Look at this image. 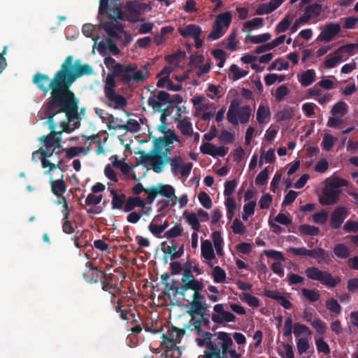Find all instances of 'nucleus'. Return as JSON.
Returning <instances> with one entry per match:
<instances>
[{
	"mask_svg": "<svg viewBox=\"0 0 358 358\" xmlns=\"http://www.w3.org/2000/svg\"><path fill=\"white\" fill-rule=\"evenodd\" d=\"M182 232L183 229L180 225L176 224L165 232L164 237L167 239H171L181 236Z\"/></svg>",
	"mask_w": 358,
	"mask_h": 358,
	"instance_id": "obj_50",
	"label": "nucleus"
},
{
	"mask_svg": "<svg viewBox=\"0 0 358 358\" xmlns=\"http://www.w3.org/2000/svg\"><path fill=\"white\" fill-rule=\"evenodd\" d=\"M101 27L111 39L118 38L119 34L124 31L123 26L118 24L117 20L114 19H112L111 21L103 22L101 23Z\"/></svg>",
	"mask_w": 358,
	"mask_h": 358,
	"instance_id": "obj_17",
	"label": "nucleus"
},
{
	"mask_svg": "<svg viewBox=\"0 0 358 358\" xmlns=\"http://www.w3.org/2000/svg\"><path fill=\"white\" fill-rule=\"evenodd\" d=\"M186 219L189 224L191 225L192 229L195 231H199L200 229V223L197 215L194 213H189L186 216Z\"/></svg>",
	"mask_w": 358,
	"mask_h": 358,
	"instance_id": "obj_51",
	"label": "nucleus"
},
{
	"mask_svg": "<svg viewBox=\"0 0 358 358\" xmlns=\"http://www.w3.org/2000/svg\"><path fill=\"white\" fill-rule=\"evenodd\" d=\"M177 112L176 122H178L177 127L183 135L192 136L193 134L192 125L187 117L180 119V108L176 106Z\"/></svg>",
	"mask_w": 358,
	"mask_h": 358,
	"instance_id": "obj_18",
	"label": "nucleus"
},
{
	"mask_svg": "<svg viewBox=\"0 0 358 358\" xmlns=\"http://www.w3.org/2000/svg\"><path fill=\"white\" fill-rule=\"evenodd\" d=\"M285 80V75H278L275 73H269L264 77V81L267 86H270L274 84L275 82L281 83Z\"/></svg>",
	"mask_w": 358,
	"mask_h": 358,
	"instance_id": "obj_44",
	"label": "nucleus"
},
{
	"mask_svg": "<svg viewBox=\"0 0 358 358\" xmlns=\"http://www.w3.org/2000/svg\"><path fill=\"white\" fill-rule=\"evenodd\" d=\"M225 33L223 27L217 24L216 22L213 26L212 31L209 34L208 38L212 40H217L221 38Z\"/></svg>",
	"mask_w": 358,
	"mask_h": 358,
	"instance_id": "obj_41",
	"label": "nucleus"
},
{
	"mask_svg": "<svg viewBox=\"0 0 358 358\" xmlns=\"http://www.w3.org/2000/svg\"><path fill=\"white\" fill-rule=\"evenodd\" d=\"M184 55H185V52H182V51L178 50L175 53L165 56V60L169 64L178 65Z\"/></svg>",
	"mask_w": 358,
	"mask_h": 358,
	"instance_id": "obj_49",
	"label": "nucleus"
},
{
	"mask_svg": "<svg viewBox=\"0 0 358 358\" xmlns=\"http://www.w3.org/2000/svg\"><path fill=\"white\" fill-rule=\"evenodd\" d=\"M163 138L164 147H170L174 141H179V137L176 134L174 130L169 129L167 134L164 136H161Z\"/></svg>",
	"mask_w": 358,
	"mask_h": 358,
	"instance_id": "obj_37",
	"label": "nucleus"
},
{
	"mask_svg": "<svg viewBox=\"0 0 358 358\" xmlns=\"http://www.w3.org/2000/svg\"><path fill=\"white\" fill-rule=\"evenodd\" d=\"M212 239L213 241L214 247L218 255L223 254V243L224 240L222 237L221 233L219 231H215L212 234Z\"/></svg>",
	"mask_w": 358,
	"mask_h": 358,
	"instance_id": "obj_31",
	"label": "nucleus"
},
{
	"mask_svg": "<svg viewBox=\"0 0 358 358\" xmlns=\"http://www.w3.org/2000/svg\"><path fill=\"white\" fill-rule=\"evenodd\" d=\"M57 134L61 135L62 131H51L49 134L43 136L40 140L44 143L47 149H50L53 146V141Z\"/></svg>",
	"mask_w": 358,
	"mask_h": 358,
	"instance_id": "obj_45",
	"label": "nucleus"
},
{
	"mask_svg": "<svg viewBox=\"0 0 358 358\" xmlns=\"http://www.w3.org/2000/svg\"><path fill=\"white\" fill-rule=\"evenodd\" d=\"M169 99V93L166 91H159L157 94H153L148 98V105L154 110L157 109L161 113L170 116L177 106L168 104Z\"/></svg>",
	"mask_w": 358,
	"mask_h": 358,
	"instance_id": "obj_10",
	"label": "nucleus"
},
{
	"mask_svg": "<svg viewBox=\"0 0 358 358\" xmlns=\"http://www.w3.org/2000/svg\"><path fill=\"white\" fill-rule=\"evenodd\" d=\"M310 324L319 334L323 335L326 333L327 325L320 319L317 318L313 320Z\"/></svg>",
	"mask_w": 358,
	"mask_h": 358,
	"instance_id": "obj_56",
	"label": "nucleus"
},
{
	"mask_svg": "<svg viewBox=\"0 0 358 358\" xmlns=\"http://www.w3.org/2000/svg\"><path fill=\"white\" fill-rule=\"evenodd\" d=\"M310 257L319 259L318 263L320 264L329 258V253L323 248H317L310 250Z\"/></svg>",
	"mask_w": 358,
	"mask_h": 358,
	"instance_id": "obj_32",
	"label": "nucleus"
},
{
	"mask_svg": "<svg viewBox=\"0 0 358 358\" xmlns=\"http://www.w3.org/2000/svg\"><path fill=\"white\" fill-rule=\"evenodd\" d=\"M147 190L149 191V195H148L147 196L148 204H152L157 195L164 196L167 198L169 200H173L174 197L176 199H178L175 196L174 187L170 185L159 183L156 186L152 185L151 187H148Z\"/></svg>",
	"mask_w": 358,
	"mask_h": 358,
	"instance_id": "obj_11",
	"label": "nucleus"
},
{
	"mask_svg": "<svg viewBox=\"0 0 358 358\" xmlns=\"http://www.w3.org/2000/svg\"><path fill=\"white\" fill-rule=\"evenodd\" d=\"M32 82L45 94L50 91V96L45 105L71 100L60 69L51 79L47 74L36 73L33 76Z\"/></svg>",
	"mask_w": 358,
	"mask_h": 358,
	"instance_id": "obj_1",
	"label": "nucleus"
},
{
	"mask_svg": "<svg viewBox=\"0 0 358 358\" xmlns=\"http://www.w3.org/2000/svg\"><path fill=\"white\" fill-rule=\"evenodd\" d=\"M187 301L188 304L187 305V310H186V313L191 316V320H193L195 315L201 314V308L205 301L196 300H192L190 302L189 301Z\"/></svg>",
	"mask_w": 358,
	"mask_h": 358,
	"instance_id": "obj_27",
	"label": "nucleus"
},
{
	"mask_svg": "<svg viewBox=\"0 0 358 358\" xmlns=\"http://www.w3.org/2000/svg\"><path fill=\"white\" fill-rule=\"evenodd\" d=\"M139 153L141 155V162L142 164L146 165L148 162L149 164L152 166V170L154 171L155 166V157L154 156V153L150 151V153H145L144 151H141Z\"/></svg>",
	"mask_w": 358,
	"mask_h": 358,
	"instance_id": "obj_48",
	"label": "nucleus"
},
{
	"mask_svg": "<svg viewBox=\"0 0 358 358\" xmlns=\"http://www.w3.org/2000/svg\"><path fill=\"white\" fill-rule=\"evenodd\" d=\"M305 274L308 279L320 282L329 288L335 287L341 282L340 278H334L329 271H322L315 266L306 268Z\"/></svg>",
	"mask_w": 358,
	"mask_h": 358,
	"instance_id": "obj_9",
	"label": "nucleus"
},
{
	"mask_svg": "<svg viewBox=\"0 0 358 358\" xmlns=\"http://www.w3.org/2000/svg\"><path fill=\"white\" fill-rule=\"evenodd\" d=\"M114 73L124 85H129L131 81L136 83L144 81L147 72L138 70L136 64H122L117 65Z\"/></svg>",
	"mask_w": 358,
	"mask_h": 358,
	"instance_id": "obj_6",
	"label": "nucleus"
},
{
	"mask_svg": "<svg viewBox=\"0 0 358 358\" xmlns=\"http://www.w3.org/2000/svg\"><path fill=\"white\" fill-rule=\"evenodd\" d=\"M270 115L271 112L269 108L260 104L257 111V121L259 124H264L265 120Z\"/></svg>",
	"mask_w": 358,
	"mask_h": 358,
	"instance_id": "obj_36",
	"label": "nucleus"
},
{
	"mask_svg": "<svg viewBox=\"0 0 358 358\" xmlns=\"http://www.w3.org/2000/svg\"><path fill=\"white\" fill-rule=\"evenodd\" d=\"M315 76L314 69H308L301 74V76L299 78V82L302 86L308 87L315 81Z\"/></svg>",
	"mask_w": 358,
	"mask_h": 358,
	"instance_id": "obj_28",
	"label": "nucleus"
},
{
	"mask_svg": "<svg viewBox=\"0 0 358 358\" xmlns=\"http://www.w3.org/2000/svg\"><path fill=\"white\" fill-rule=\"evenodd\" d=\"M235 138V134L226 130L222 129L220 131V134L219 136V139L220 141L224 143H231Z\"/></svg>",
	"mask_w": 358,
	"mask_h": 358,
	"instance_id": "obj_60",
	"label": "nucleus"
},
{
	"mask_svg": "<svg viewBox=\"0 0 358 358\" xmlns=\"http://www.w3.org/2000/svg\"><path fill=\"white\" fill-rule=\"evenodd\" d=\"M146 204H148L147 198L143 199L140 196H129L124 206V210L125 212H131L136 207L144 210Z\"/></svg>",
	"mask_w": 358,
	"mask_h": 358,
	"instance_id": "obj_22",
	"label": "nucleus"
},
{
	"mask_svg": "<svg viewBox=\"0 0 358 358\" xmlns=\"http://www.w3.org/2000/svg\"><path fill=\"white\" fill-rule=\"evenodd\" d=\"M289 93V89L286 85L279 86L275 92V97L278 101H281Z\"/></svg>",
	"mask_w": 358,
	"mask_h": 358,
	"instance_id": "obj_64",
	"label": "nucleus"
},
{
	"mask_svg": "<svg viewBox=\"0 0 358 358\" xmlns=\"http://www.w3.org/2000/svg\"><path fill=\"white\" fill-rule=\"evenodd\" d=\"M296 347L298 353L301 355L305 353L310 348L308 339L307 338H300L297 340Z\"/></svg>",
	"mask_w": 358,
	"mask_h": 358,
	"instance_id": "obj_54",
	"label": "nucleus"
},
{
	"mask_svg": "<svg viewBox=\"0 0 358 358\" xmlns=\"http://www.w3.org/2000/svg\"><path fill=\"white\" fill-rule=\"evenodd\" d=\"M335 256L340 259H347L350 256V248L344 243H337L333 248Z\"/></svg>",
	"mask_w": 358,
	"mask_h": 358,
	"instance_id": "obj_30",
	"label": "nucleus"
},
{
	"mask_svg": "<svg viewBox=\"0 0 358 358\" xmlns=\"http://www.w3.org/2000/svg\"><path fill=\"white\" fill-rule=\"evenodd\" d=\"M340 193V189H334L331 187L324 189V196L320 200L321 203L324 205L334 204L338 200Z\"/></svg>",
	"mask_w": 358,
	"mask_h": 358,
	"instance_id": "obj_21",
	"label": "nucleus"
},
{
	"mask_svg": "<svg viewBox=\"0 0 358 358\" xmlns=\"http://www.w3.org/2000/svg\"><path fill=\"white\" fill-rule=\"evenodd\" d=\"M203 283L201 281H199L195 278L189 280L185 282H183V285L180 286V288L178 289L177 294L180 295L184 300L185 296V292L188 289H192L194 292L198 289H203Z\"/></svg>",
	"mask_w": 358,
	"mask_h": 358,
	"instance_id": "obj_20",
	"label": "nucleus"
},
{
	"mask_svg": "<svg viewBox=\"0 0 358 358\" xmlns=\"http://www.w3.org/2000/svg\"><path fill=\"white\" fill-rule=\"evenodd\" d=\"M315 345L317 350L319 352H322L325 355L330 353V348L327 342L323 338H319L315 339Z\"/></svg>",
	"mask_w": 358,
	"mask_h": 358,
	"instance_id": "obj_59",
	"label": "nucleus"
},
{
	"mask_svg": "<svg viewBox=\"0 0 358 358\" xmlns=\"http://www.w3.org/2000/svg\"><path fill=\"white\" fill-rule=\"evenodd\" d=\"M197 345L206 347L203 358H224V352L230 346H234L231 334L219 331L214 334L204 331L202 338L196 339Z\"/></svg>",
	"mask_w": 358,
	"mask_h": 358,
	"instance_id": "obj_2",
	"label": "nucleus"
},
{
	"mask_svg": "<svg viewBox=\"0 0 358 358\" xmlns=\"http://www.w3.org/2000/svg\"><path fill=\"white\" fill-rule=\"evenodd\" d=\"M268 179V168H265L262 170L256 177L255 183L258 185H264L267 183Z\"/></svg>",
	"mask_w": 358,
	"mask_h": 358,
	"instance_id": "obj_63",
	"label": "nucleus"
},
{
	"mask_svg": "<svg viewBox=\"0 0 358 358\" xmlns=\"http://www.w3.org/2000/svg\"><path fill=\"white\" fill-rule=\"evenodd\" d=\"M113 129H123L132 133L138 132L141 129V126L137 120L129 119L126 124L115 125Z\"/></svg>",
	"mask_w": 358,
	"mask_h": 358,
	"instance_id": "obj_29",
	"label": "nucleus"
},
{
	"mask_svg": "<svg viewBox=\"0 0 358 358\" xmlns=\"http://www.w3.org/2000/svg\"><path fill=\"white\" fill-rule=\"evenodd\" d=\"M55 150H52L50 151V149H43L42 148L34 152V156L41 155V161L42 164V167L43 169L48 167L49 169L45 172V174L49 173L54 169H59L62 171L64 170L61 168V164H62V160L59 159L57 164L51 163L47 158L52 156Z\"/></svg>",
	"mask_w": 358,
	"mask_h": 358,
	"instance_id": "obj_12",
	"label": "nucleus"
},
{
	"mask_svg": "<svg viewBox=\"0 0 358 358\" xmlns=\"http://www.w3.org/2000/svg\"><path fill=\"white\" fill-rule=\"evenodd\" d=\"M96 273V275L99 278L102 282V289L105 292L111 293L112 290L120 292V289L115 284L113 283V277L106 274L103 271L98 270L96 267L92 268Z\"/></svg>",
	"mask_w": 358,
	"mask_h": 358,
	"instance_id": "obj_16",
	"label": "nucleus"
},
{
	"mask_svg": "<svg viewBox=\"0 0 358 358\" xmlns=\"http://www.w3.org/2000/svg\"><path fill=\"white\" fill-rule=\"evenodd\" d=\"M240 104L238 99H233L227 113L228 122L234 126H237L239 122L241 124L248 123L251 115V107L249 105L240 107Z\"/></svg>",
	"mask_w": 358,
	"mask_h": 358,
	"instance_id": "obj_7",
	"label": "nucleus"
},
{
	"mask_svg": "<svg viewBox=\"0 0 358 358\" xmlns=\"http://www.w3.org/2000/svg\"><path fill=\"white\" fill-rule=\"evenodd\" d=\"M117 78L115 73H108L103 80V92L106 99L115 103L114 108L118 107H125L127 105V101L124 96L121 94H117L115 92Z\"/></svg>",
	"mask_w": 358,
	"mask_h": 358,
	"instance_id": "obj_8",
	"label": "nucleus"
},
{
	"mask_svg": "<svg viewBox=\"0 0 358 358\" xmlns=\"http://www.w3.org/2000/svg\"><path fill=\"white\" fill-rule=\"evenodd\" d=\"M264 253L267 257L271 258L276 261L285 262V257L281 252L275 250L273 249L265 250Z\"/></svg>",
	"mask_w": 358,
	"mask_h": 358,
	"instance_id": "obj_57",
	"label": "nucleus"
},
{
	"mask_svg": "<svg viewBox=\"0 0 358 358\" xmlns=\"http://www.w3.org/2000/svg\"><path fill=\"white\" fill-rule=\"evenodd\" d=\"M349 214L348 209L345 206H338L331 215L329 225L334 229H339Z\"/></svg>",
	"mask_w": 358,
	"mask_h": 358,
	"instance_id": "obj_14",
	"label": "nucleus"
},
{
	"mask_svg": "<svg viewBox=\"0 0 358 358\" xmlns=\"http://www.w3.org/2000/svg\"><path fill=\"white\" fill-rule=\"evenodd\" d=\"M271 38V35L269 33H265L257 36H250L249 40L252 43L259 44L268 41Z\"/></svg>",
	"mask_w": 358,
	"mask_h": 358,
	"instance_id": "obj_62",
	"label": "nucleus"
},
{
	"mask_svg": "<svg viewBox=\"0 0 358 358\" xmlns=\"http://www.w3.org/2000/svg\"><path fill=\"white\" fill-rule=\"evenodd\" d=\"M213 310L215 313L212 314L211 320L215 324H221L224 322H231L236 320V316L233 313L224 310L222 303L215 305Z\"/></svg>",
	"mask_w": 358,
	"mask_h": 358,
	"instance_id": "obj_13",
	"label": "nucleus"
},
{
	"mask_svg": "<svg viewBox=\"0 0 358 358\" xmlns=\"http://www.w3.org/2000/svg\"><path fill=\"white\" fill-rule=\"evenodd\" d=\"M64 113L69 121H72L78 117V104L71 100L66 101L55 104L45 105L44 114L47 117V123L51 131H56L57 124L54 121V117L57 114Z\"/></svg>",
	"mask_w": 358,
	"mask_h": 358,
	"instance_id": "obj_4",
	"label": "nucleus"
},
{
	"mask_svg": "<svg viewBox=\"0 0 358 358\" xmlns=\"http://www.w3.org/2000/svg\"><path fill=\"white\" fill-rule=\"evenodd\" d=\"M343 59L342 55L336 53V50L334 52V55L331 57L327 58L324 62L325 67L330 69L335 67L338 63Z\"/></svg>",
	"mask_w": 358,
	"mask_h": 358,
	"instance_id": "obj_53",
	"label": "nucleus"
},
{
	"mask_svg": "<svg viewBox=\"0 0 358 358\" xmlns=\"http://www.w3.org/2000/svg\"><path fill=\"white\" fill-rule=\"evenodd\" d=\"M183 162L184 160L180 156H176L173 157V160L170 164L171 166V171L173 174L175 176L178 174L181 165Z\"/></svg>",
	"mask_w": 358,
	"mask_h": 358,
	"instance_id": "obj_52",
	"label": "nucleus"
},
{
	"mask_svg": "<svg viewBox=\"0 0 358 358\" xmlns=\"http://www.w3.org/2000/svg\"><path fill=\"white\" fill-rule=\"evenodd\" d=\"M341 26L338 23H328L319 35L317 39L325 43L333 41L336 36L340 32Z\"/></svg>",
	"mask_w": 358,
	"mask_h": 358,
	"instance_id": "obj_15",
	"label": "nucleus"
},
{
	"mask_svg": "<svg viewBox=\"0 0 358 358\" xmlns=\"http://www.w3.org/2000/svg\"><path fill=\"white\" fill-rule=\"evenodd\" d=\"M107 50L113 55H117L120 52L113 40L110 38H108L106 42H99L97 44V50L101 56H106L108 54Z\"/></svg>",
	"mask_w": 358,
	"mask_h": 358,
	"instance_id": "obj_19",
	"label": "nucleus"
},
{
	"mask_svg": "<svg viewBox=\"0 0 358 358\" xmlns=\"http://www.w3.org/2000/svg\"><path fill=\"white\" fill-rule=\"evenodd\" d=\"M232 15L229 11L224 12L223 13L219 14L217 17L215 22L217 24H221L222 27H226L228 28L231 22Z\"/></svg>",
	"mask_w": 358,
	"mask_h": 358,
	"instance_id": "obj_38",
	"label": "nucleus"
},
{
	"mask_svg": "<svg viewBox=\"0 0 358 358\" xmlns=\"http://www.w3.org/2000/svg\"><path fill=\"white\" fill-rule=\"evenodd\" d=\"M201 257L208 261V264L210 267H213L210 261L215 258V255L211 242L209 240H204L201 245Z\"/></svg>",
	"mask_w": 358,
	"mask_h": 358,
	"instance_id": "obj_23",
	"label": "nucleus"
},
{
	"mask_svg": "<svg viewBox=\"0 0 358 358\" xmlns=\"http://www.w3.org/2000/svg\"><path fill=\"white\" fill-rule=\"evenodd\" d=\"M326 307L330 312L336 315L341 314L342 310L341 305L338 303L337 300L334 298L328 299L326 301Z\"/></svg>",
	"mask_w": 358,
	"mask_h": 358,
	"instance_id": "obj_40",
	"label": "nucleus"
},
{
	"mask_svg": "<svg viewBox=\"0 0 358 358\" xmlns=\"http://www.w3.org/2000/svg\"><path fill=\"white\" fill-rule=\"evenodd\" d=\"M211 275L214 282L216 283L224 282L226 280V272L220 266H216L213 268Z\"/></svg>",
	"mask_w": 358,
	"mask_h": 358,
	"instance_id": "obj_35",
	"label": "nucleus"
},
{
	"mask_svg": "<svg viewBox=\"0 0 358 358\" xmlns=\"http://www.w3.org/2000/svg\"><path fill=\"white\" fill-rule=\"evenodd\" d=\"M294 334L296 337H299L302 334H305L308 336L312 335L311 330L305 324L296 323L293 329Z\"/></svg>",
	"mask_w": 358,
	"mask_h": 358,
	"instance_id": "obj_42",
	"label": "nucleus"
},
{
	"mask_svg": "<svg viewBox=\"0 0 358 358\" xmlns=\"http://www.w3.org/2000/svg\"><path fill=\"white\" fill-rule=\"evenodd\" d=\"M348 109V104L343 101L337 102L332 108L331 113L333 115L344 116L347 114Z\"/></svg>",
	"mask_w": 358,
	"mask_h": 358,
	"instance_id": "obj_33",
	"label": "nucleus"
},
{
	"mask_svg": "<svg viewBox=\"0 0 358 358\" xmlns=\"http://www.w3.org/2000/svg\"><path fill=\"white\" fill-rule=\"evenodd\" d=\"M289 66V62H284L281 58L277 59L269 66L268 70L277 69L278 71L287 70Z\"/></svg>",
	"mask_w": 358,
	"mask_h": 358,
	"instance_id": "obj_61",
	"label": "nucleus"
},
{
	"mask_svg": "<svg viewBox=\"0 0 358 358\" xmlns=\"http://www.w3.org/2000/svg\"><path fill=\"white\" fill-rule=\"evenodd\" d=\"M84 150L83 147H71L69 148H63L62 151L66 152V157L67 159H71L75 157H77L80 153Z\"/></svg>",
	"mask_w": 358,
	"mask_h": 358,
	"instance_id": "obj_55",
	"label": "nucleus"
},
{
	"mask_svg": "<svg viewBox=\"0 0 358 358\" xmlns=\"http://www.w3.org/2000/svg\"><path fill=\"white\" fill-rule=\"evenodd\" d=\"M303 296L308 299L310 302H316L320 300V294L319 291L316 289H309L307 288H303L301 289Z\"/></svg>",
	"mask_w": 358,
	"mask_h": 358,
	"instance_id": "obj_39",
	"label": "nucleus"
},
{
	"mask_svg": "<svg viewBox=\"0 0 358 358\" xmlns=\"http://www.w3.org/2000/svg\"><path fill=\"white\" fill-rule=\"evenodd\" d=\"M148 5L146 3H141L138 1H129L124 6L125 12L122 10L120 6H115L110 9L108 15L111 19L115 20H127L130 22L144 21V18H140V15L145 11Z\"/></svg>",
	"mask_w": 358,
	"mask_h": 358,
	"instance_id": "obj_5",
	"label": "nucleus"
},
{
	"mask_svg": "<svg viewBox=\"0 0 358 358\" xmlns=\"http://www.w3.org/2000/svg\"><path fill=\"white\" fill-rule=\"evenodd\" d=\"M200 203L206 209L212 207V200L210 196L205 192H201L198 196Z\"/></svg>",
	"mask_w": 358,
	"mask_h": 358,
	"instance_id": "obj_58",
	"label": "nucleus"
},
{
	"mask_svg": "<svg viewBox=\"0 0 358 358\" xmlns=\"http://www.w3.org/2000/svg\"><path fill=\"white\" fill-rule=\"evenodd\" d=\"M50 184L51 186V192L57 198L62 197V196H63L62 194L66 191L67 186L62 178L56 180H50Z\"/></svg>",
	"mask_w": 358,
	"mask_h": 358,
	"instance_id": "obj_26",
	"label": "nucleus"
},
{
	"mask_svg": "<svg viewBox=\"0 0 358 358\" xmlns=\"http://www.w3.org/2000/svg\"><path fill=\"white\" fill-rule=\"evenodd\" d=\"M294 110L291 107H285L283 110H280L278 113V121H286L289 120L294 117Z\"/></svg>",
	"mask_w": 358,
	"mask_h": 358,
	"instance_id": "obj_47",
	"label": "nucleus"
},
{
	"mask_svg": "<svg viewBox=\"0 0 358 358\" xmlns=\"http://www.w3.org/2000/svg\"><path fill=\"white\" fill-rule=\"evenodd\" d=\"M229 70L233 74L232 79L234 80H238L246 76L248 73V71L241 69L237 64H232Z\"/></svg>",
	"mask_w": 358,
	"mask_h": 358,
	"instance_id": "obj_43",
	"label": "nucleus"
},
{
	"mask_svg": "<svg viewBox=\"0 0 358 358\" xmlns=\"http://www.w3.org/2000/svg\"><path fill=\"white\" fill-rule=\"evenodd\" d=\"M299 231L301 234L306 236H317L320 232V229L317 227L306 224L301 225Z\"/></svg>",
	"mask_w": 358,
	"mask_h": 358,
	"instance_id": "obj_34",
	"label": "nucleus"
},
{
	"mask_svg": "<svg viewBox=\"0 0 358 358\" xmlns=\"http://www.w3.org/2000/svg\"><path fill=\"white\" fill-rule=\"evenodd\" d=\"M110 195L112 196V208L121 210L124 206L127 201V196L124 194H117L114 189H110Z\"/></svg>",
	"mask_w": 358,
	"mask_h": 358,
	"instance_id": "obj_25",
	"label": "nucleus"
},
{
	"mask_svg": "<svg viewBox=\"0 0 358 358\" xmlns=\"http://www.w3.org/2000/svg\"><path fill=\"white\" fill-rule=\"evenodd\" d=\"M59 69L70 99L78 104L79 100L75 93L71 90V87L78 78L85 75H91L93 73L92 67L88 64H81L80 60L73 62V57L69 55L66 57Z\"/></svg>",
	"mask_w": 358,
	"mask_h": 358,
	"instance_id": "obj_3",
	"label": "nucleus"
},
{
	"mask_svg": "<svg viewBox=\"0 0 358 358\" xmlns=\"http://www.w3.org/2000/svg\"><path fill=\"white\" fill-rule=\"evenodd\" d=\"M305 11L309 14L311 18L317 17L322 12V5L319 3H313L306 6Z\"/></svg>",
	"mask_w": 358,
	"mask_h": 358,
	"instance_id": "obj_46",
	"label": "nucleus"
},
{
	"mask_svg": "<svg viewBox=\"0 0 358 358\" xmlns=\"http://www.w3.org/2000/svg\"><path fill=\"white\" fill-rule=\"evenodd\" d=\"M201 29L199 26L194 24H187L182 29H179V33L182 37L191 36L193 38L200 37Z\"/></svg>",
	"mask_w": 358,
	"mask_h": 358,
	"instance_id": "obj_24",
	"label": "nucleus"
}]
</instances>
